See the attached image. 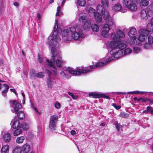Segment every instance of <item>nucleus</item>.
<instances>
[{"label": "nucleus", "mask_w": 153, "mask_h": 153, "mask_svg": "<svg viewBox=\"0 0 153 153\" xmlns=\"http://www.w3.org/2000/svg\"><path fill=\"white\" fill-rule=\"evenodd\" d=\"M61 7H58L57 12L56 14V19L53 27V32L48 38L46 42L47 44L52 47L51 52L53 54L51 58V61L45 58H41L39 55L38 61L40 63L44 64L46 68H48L52 70L53 73H57L55 65V60L56 56H58V53L54 47L56 46L58 42H59L61 39L59 37V34L61 33L62 36V40L65 42H68L73 39L78 40L80 38H82L84 36L83 32L81 30H76L75 27H72L66 30L65 29L62 31L60 27H58L57 22V16H61L62 14L60 11Z\"/></svg>", "instance_id": "f257e3e1"}, {"label": "nucleus", "mask_w": 153, "mask_h": 153, "mask_svg": "<svg viewBox=\"0 0 153 153\" xmlns=\"http://www.w3.org/2000/svg\"><path fill=\"white\" fill-rule=\"evenodd\" d=\"M108 48L111 50L109 52V55L107 58V62H111L115 59L121 57L123 54L122 50L126 47L123 41L117 42L116 41H108L107 44Z\"/></svg>", "instance_id": "f03ea898"}, {"label": "nucleus", "mask_w": 153, "mask_h": 153, "mask_svg": "<svg viewBox=\"0 0 153 153\" xmlns=\"http://www.w3.org/2000/svg\"><path fill=\"white\" fill-rule=\"evenodd\" d=\"M86 72L85 70L77 68L74 69L72 68H68L61 71L59 73L61 78L64 79H68L71 77V76L68 74V73L74 76L80 75L84 74Z\"/></svg>", "instance_id": "7ed1b4c3"}, {"label": "nucleus", "mask_w": 153, "mask_h": 153, "mask_svg": "<svg viewBox=\"0 0 153 153\" xmlns=\"http://www.w3.org/2000/svg\"><path fill=\"white\" fill-rule=\"evenodd\" d=\"M79 20L83 23V27L84 30L89 29L91 26V20L84 13H80L79 14Z\"/></svg>", "instance_id": "20e7f679"}, {"label": "nucleus", "mask_w": 153, "mask_h": 153, "mask_svg": "<svg viewBox=\"0 0 153 153\" xmlns=\"http://www.w3.org/2000/svg\"><path fill=\"white\" fill-rule=\"evenodd\" d=\"M107 58L106 59V61L105 62H97L96 64V65H92L88 67H85V68H83L82 69V70H86V72L85 73H86L88 72H89L91 71L93 69L97 68L99 67H100L102 66H104L107 63L109 62H107Z\"/></svg>", "instance_id": "39448f33"}, {"label": "nucleus", "mask_w": 153, "mask_h": 153, "mask_svg": "<svg viewBox=\"0 0 153 153\" xmlns=\"http://www.w3.org/2000/svg\"><path fill=\"white\" fill-rule=\"evenodd\" d=\"M11 108V111L13 113H16L22 108L21 105L16 100L10 101Z\"/></svg>", "instance_id": "423d86ee"}, {"label": "nucleus", "mask_w": 153, "mask_h": 153, "mask_svg": "<svg viewBox=\"0 0 153 153\" xmlns=\"http://www.w3.org/2000/svg\"><path fill=\"white\" fill-rule=\"evenodd\" d=\"M58 119L57 116L53 115L51 116L50 119L49 128L50 130L53 131L55 130L56 124Z\"/></svg>", "instance_id": "0eeeda50"}, {"label": "nucleus", "mask_w": 153, "mask_h": 153, "mask_svg": "<svg viewBox=\"0 0 153 153\" xmlns=\"http://www.w3.org/2000/svg\"><path fill=\"white\" fill-rule=\"evenodd\" d=\"M47 73L49 76L47 80V85L48 88H51L55 83V82L50 76L52 73L50 71L48 70Z\"/></svg>", "instance_id": "6e6552de"}, {"label": "nucleus", "mask_w": 153, "mask_h": 153, "mask_svg": "<svg viewBox=\"0 0 153 153\" xmlns=\"http://www.w3.org/2000/svg\"><path fill=\"white\" fill-rule=\"evenodd\" d=\"M110 28L107 25H104L102 29L101 35L104 37L107 36L109 34V31Z\"/></svg>", "instance_id": "1a4fd4ad"}, {"label": "nucleus", "mask_w": 153, "mask_h": 153, "mask_svg": "<svg viewBox=\"0 0 153 153\" xmlns=\"http://www.w3.org/2000/svg\"><path fill=\"white\" fill-rule=\"evenodd\" d=\"M2 136L4 140L6 142H9L11 138L10 134L7 132H3L2 133Z\"/></svg>", "instance_id": "9d476101"}, {"label": "nucleus", "mask_w": 153, "mask_h": 153, "mask_svg": "<svg viewBox=\"0 0 153 153\" xmlns=\"http://www.w3.org/2000/svg\"><path fill=\"white\" fill-rule=\"evenodd\" d=\"M137 32L135 28L132 27L130 28L128 33V36L131 38L137 36Z\"/></svg>", "instance_id": "9b49d317"}, {"label": "nucleus", "mask_w": 153, "mask_h": 153, "mask_svg": "<svg viewBox=\"0 0 153 153\" xmlns=\"http://www.w3.org/2000/svg\"><path fill=\"white\" fill-rule=\"evenodd\" d=\"M146 12L148 16H152L153 15V3H152L146 9Z\"/></svg>", "instance_id": "f8f14e48"}, {"label": "nucleus", "mask_w": 153, "mask_h": 153, "mask_svg": "<svg viewBox=\"0 0 153 153\" xmlns=\"http://www.w3.org/2000/svg\"><path fill=\"white\" fill-rule=\"evenodd\" d=\"M136 2H132L130 5L127 7L129 10L131 11H134L136 10L137 8V7L135 4Z\"/></svg>", "instance_id": "ddd939ff"}, {"label": "nucleus", "mask_w": 153, "mask_h": 153, "mask_svg": "<svg viewBox=\"0 0 153 153\" xmlns=\"http://www.w3.org/2000/svg\"><path fill=\"white\" fill-rule=\"evenodd\" d=\"M30 146L27 144L26 143L22 146V150L23 151V153H28L30 149Z\"/></svg>", "instance_id": "4468645a"}, {"label": "nucleus", "mask_w": 153, "mask_h": 153, "mask_svg": "<svg viewBox=\"0 0 153 153\" xmlns=\"http://www.w3.org/2000/svg\"><path fill=\"white\" fill-rule=\"evenodd\" d=\"M11 125L13 128L16 129L19 127V120L17 119H14L12 120Z\"/></svg>", "instance_id": "2eb2a0df"}, {"label": "nucleus", "mask_w": 153, "mask_h": 153, "mask_svg": "<svg viewBox=\"0 0 153 153\" xmlns=\"http://www.w3.org/2000/svg\"><path fill=\"white\" fill-rule=\"evenodd\" d=\"M3 86L5 89L2 91V95L4 96H5V94L7 92L8 89L9 88V86L6 84H4L2 85L0 83V89Z\"/></svg>", "instance_id": "dca6fc26"}, {"label": "nucleus", "mask_w": 153, "mask_h": 153, "mask_svg": "<svg viewBox=\"0 0 153 153\" xmlns=\"http://www.w3.org/2000/svg\"><path fill=\"white\" fill-rule=\"evenodd\" d=\"M137 1L138 0H123V6L127 7L132 2H137Z\"/></svg>", "instance_id": "f3484780"}, {"label": "nucleus", "mask_w": 153, "mask_h": 153, "mask_svg": "<svg viewBox=\"0 0 153 153\" xmlns=\"http://www.w3.org/2000/svg\"><path fill=\"white\" fill-rule=\"evenodd\" d=\"M106 23L105 25H107L109 27H111L114 25V22L112 18L110 17H109L108 19L106 20Z\"/></svg>", "instance_id": "a211bd4d"}, {"label": "nucleus", "mask_w": 153, "mask_h": 153, "mask_svg": "<svg viewBox=\"0 0 153 153\" xmlns=\"http://www.w3.org/2000/svg\"><path fill=\"white\" fill-rule=\"evenodd\" d=\"M138 32L139 34L147 36L148 35L149 32L146 29L141 28L139 29Z\"/></svg>", "instance_id": "6ab92c4d"}, {"label": "nucleus", "mask_w": 153, "mask_h": 153, "mask_svg": "<svg viewBox=\"0 0 153 153\" xmlns=\"http://www.w3.org/2000/svg\"><path fill=\"white\" fill-rule=\"evenodd\" d=\"M61 57H58L56 61V64L57 66L60 67L62 66V64L65 62Z\"/></svg>", "instance_id": "aec40b11"}, {"label": "nucleus", "mask_w": 153, "mask_h": 153, "mask_svg": "<svg viewBox=\"0 0 153 153\" xmlns=\"http://www.w3.org/2000/svg\"><path fill=\"white\" fill-rule=\"evenodd\" d=\"M147 14L146 11L145 10H142L140 13V16L141 18L145 20L147 19Z\"/></svg>", "instance_id": "412c9836"}, {"label": "nucleus", "mask_w": 153, "mask_h": 153, "mask_svg": "<svg viewBox=\"0 0 153 153\" xmlns=\"http://www.w3.org/2000/svg\"><path fill=\"white\" fill-rule=\"evenodd\" d=\"M9 147L8 145L3 146L1 149V153H7L9 151Z\"/></svg>", "instance_id": "4be33fe9"}, {"label": "nucleus", "mask_w": 153, "mask_h": 153, "mask_svg": "<svg viewBox=\"0 0 153 153\" xmlns=\"http://www.w3.org/2000/svg\"><path fill=\"white\" fill-rule=\"evenodd\" d=\"M101 15L105 20H106L111 16H110L109 13L106 10H104V11L102 13Z\"/></svg>", "instance_id": "5701e85b"}, {"label": "nucleus", "mask_w": 153, "mask_h": 153, "mask_svg": "<svg viewBox=\"0 0 153 153\" xmlns=\"http://www.w3.org/2000/svg\"><path fill=\"white\" fill-rule=\"evenodd\" d=\"M100 93L91 92L89 93V96L92 97L93 98H100Z\"/></svg>", "instance_id": "b1692460"}, {"label": "nucleus", "mask_w": 153, "mask_h": 153, "mask_svg": "<svg viewBox=\"0 0 153 153\" xmlns=\"http://www.w3.org/2000/svg\"><path fill=\"white\" fill-rule=\"evenodd\" d=\"M122 8V6L120 3H117L115 4L112 8L113 10L114 11H119Z\"/></svg>", "instance_id": "393cba45"}, {"label": "nucleus", "mask_w": 153, "mask_h": 153, "mask_svg": "<svg viewBox=\"0 0 153 153\" xmlns=\"http://www.w3.org/2000/svg\"><path fill=\"white\" fill-rule=\"evenodd\" d=\"M97 13L95 10L92 7H90L88 10V13L89 15L92 17H94Z\"/></svg>", "instance_id": "a878e982"}, {"label": "nucleus", "mask_w": 153, "mask_h": 153, "mask_svg": "<svg viewBox=\"0 0 153 153\" xmlns=\"http://www.w3.org/2000/svg\"><path fill=\"white\" fill-rule=\"evenodd\" d=\"M99 13H100L97 12L95 16H94L95 19L97 22H100L102 20L101 16L100 15Z\"/></svg>", "instance_id": "bb28decb"}, {"label": "nucleus", "mask_w": 153, "mask_h": 153, "mask_svg": "<svg viewBox=\"0 0 153 153\" xmlns=\"http://www.w3.org/2000/svg\"><path fill=\"white\" fill-rule=\"evenodd\" d=\"M149 4V2L147 0H141L140 1V5L141 7H146Z\"/></svg>", "instance_id": "cd10ccee"}, {"label": "nucleus", "mask_w": 153, "mask_h": 153, "mask_svg": "<svg viewBox=\"0 0 153 153\" xmlns=\"http://www.w3.org/2000/svg\"><path fill=\"white\" fill-rule=\"evenodd\" d=\"M91 27L92 31L94 32H97L99 30V27L96 24H92L91 26Z\"/></svg>", "instance_id": "c85d7f7f"}, {"label": "nucleus", "mask_w": 153, "mask_h": 153, "mask_svg": "<svg viewBox=\"0 0 153 153\" xmlns=\"http://www.w3.org/2000/svg\"><path fill=\"white\" fill-rule=\"evenodd\" d=\"M22 148L21 147L16 146L13 150V153H21Z\"/></svg>", "instance_id": "c756f323"}, {"label": "nucleus", "mask_w": 153, "mask_h": 153, "mask_svg": "<svg viewBox=\"0 0 153 153\" xmlns=\"http://www.w3.org/2000/svg\"><path fill=\"white\" fill-rule=\"evenodd\" d=\"M97 10L98 13H100L101 14L105 10L101 5L99 4L97 7Z\"/></svg>", "instance_id": "7c9ffc66"}, {"label": "nucleus", "mask_w": 153, "mask_h": 153, "mask_svg": "<svg viewBox=\"0 0 153 153\" xmlns=\"http://www.w3.org/2000/svg\"><path fill=\"white\" fill-rule=\"evenodd\" d=\"M25 139V137L23 136L18 137L16 139V142L17 143H22Z\"/></svg>", "instance_id": "2f4dec72"}, {"label": "nucleus", "mask_w": 153, "mask_h": 153, "mask_svg": "<svg viewBox=\"0 0 153 153\" xmlns=\"http://www.w3.org/2000/svg\"><path fill=\"white\" fill-rule=\"evenodd\" d=\"M132 52V49L129 48H127L124 50V55H128L130 54Z\"/></svg>", "instance_id": "473e14b6"}, {"label": "nucleus", "mask_w": 153, "mask_h": 153, "mask_svg": "<svg viewBox=\"0 0 153 153\" xmlns=\"http://www.w3.org/2000/svg\"><path fill=\"white\" fill-rule=\"evenodd\" d=\"M147 28L149 32H153V25L151 23H148L147 25Z\"/></svg>", "instance_id": "72a5a7b5"}, {"label": "nucleus", "mask_w": 153, "mask_h": 153, "mask_svg": "<svg viewBox=\"0 0 153 153\" xmlns=\"http://www.w3.org/2000/svg\"><path fill=\"white\" fill-rule=\"evenodd\" d=\"M77 4L80 6L84 7L86 4L85 0H77Z\"/></svg>", "instance_id": "f704fd0d"}, {"label": "nucleus", "mask_w": 153, "mask_h": 153, "mask_svg": "<svg viewBox=\"0 0 153 153\" xmlns=\"http://www.w3.org/2000/svg\"><path fill=\"white\" fill-rule=\"evenodd\" d=\"M117 36L120 38H124L125 36L124 33L120 30H118L117 32Z\"/></svg>", "instance_id": "c9c22d12"}, {"label": "nucleus", "mask_w": 153, "mask_h": 153, "mask_svg": "<svg viewBox=\"0 0 153 153\" xmlns=\"http://www.w3.org/2000/svg\"><path fill=\"white\" fill-rule=\"evenodd\" d=\"M17 116L19 119L22 120L25 117V114L22 111L19 112L17 114Z\"/></svg>", "instance_id": "e433bc0d"}, {"label": "nucleus", "mask_w": 153, "mask_h": 153, "mask_svg": "<svg viewBox=\"0 0 153 153\" xmlns=\"http://www.w3.org/2000/svg\"><path fill=\"white\" fill-rule=\"evenodd\" d=\"M101 4L104 7H108L109 4L108 0H101Z\"/></svg>", "instance_id": "4c0bfd02"}, {"label": "nucleus", "mask_w": 153, "mask_h": 153, "mask_svg": "<svg viewBox=\"0 0 153 153\" xmlns=\"http://www.w3.org/2000/svg\"><path fill=\"white\" fill-rule=\"evenodd\" d=\"M20 127L24 130H26L29 128V126L26 123H22L20 125Z\"/></svg>", "instance_id": "58836bf2"}, {"label": "nucleus", "mask_w": 153, "mask_h": 153, "mask_svg": "<svg viewBox=\"0 0 153 153\" xmlns=\"http://www.w3.org/2000/svg\"><path fill=\"white\" fill-rule=\"evenodd\" d=\"M148 40L149 43L150 44H153V35H150L148 37Z\"/></svg>", "instance_id": "ea45409f"}, {"label": "nucleus", "mask_w": 153, "mask_h": 153, "mask_svg": "<svg viewBox=\"0 0 153 153\" xmlns=\"http://www.w3.org/2000/svg\"><path fill=\"white\" fill-rule=\"evenodd\" d=\"M133 51L134 53H137L141 51V49L139 47H134L133 48Z\"/></svg>", "instance_id": "a19ab883"}, {"label": "nucleus", "mask_w": 153, "mask_h": 153, "mask_svg": "<svg viewBox=\"0 0 153 153\" xmlns=\"http://www.w3.org/2000/svg\"><path fill=\"white\" fill-rule=\"evenodd\" d=\"M115 125L118 131H122V126L121 125H119L116 122H115Z\"/></svg>", "instance_id": "79ce46f5"}, {"label": "nucleus", "mask_w": 153, "mask_h": 153, "mask_svg": "<svg viewBox=\"0 0 153 153\" xmlns=\"http://www.w3.org/2000/svg\"><path fill=\"white\" fill-rule=\"evenodd\" d=\"M134 43L136 45H139L140 43V41L139 38L136 36L133 38Z\"/></svg>", "instance_id": "37998d69"}, {"label": "nucleus", "mask_w": 153, "mask_h": 153, "mask_svg": "<svg viewBox=\"0 0 153 153\" xmlns=\"http://www.w3.org/2000/svg\"><path fill=\"white\" fill-rule=\"evenodd\" d=\"M146 37V36H144L143 35H141L140 34H139V35L138 36V38L140 41V42H143L145 41Z\"/></svg>", "instance_id": "c03bdc74"}, {"label": "nucleus", "mask_w": 153, "mask_h": 153, "mask_svg": "<svg viewBox=\"0 0 153 153\" xmlns=\"http://www.w3.org/2000/svg\"><path fill=\"white\" fill-rule=\"evenodd\" d=\"M151 44H150L149 43H145L143 45V46L145 49H149L152 48Z\"/></svg>", "instance_id": "a18cd8bd"}, {"label": "nucleus", "mask_w": 153, "mask_h": 153, "mask_svg": "<svg viewBox=\"0 0 153 153\" xmlns=\"http://www.w3.org/2000/svg\"><path fill=\"white\" fill-rule=\"evenodd\" d=\"M22 131L20 129H18L16 130L14 132V135L15 136H17L22 132Z\"/></svg>", "instance_id": "49530a36"}, {"label": "nucleus", "mask_w": 153, "mask_h": 153, "mask_svg": "<svg viewBox=\"0 0 153 153\" xmlns=\"http://www.w3.org/2000/svg\"><path fill=\"white\" fill-rule=\"evenodd\" d=\"M36 77L38 78H42L44 76L43 73L42 72H39L36 74Z\"/></svg>", "instance_id": "de8ad7c7"}, {"label": "nucleus", "mask_w": 153, "mask_h": 153, "mask_svg": "<svg viewBox=\"0 0 153 153\" xmlns=\"http://www.w3.org/2000/svg\"><path fill=\"white\" fill-rule=\"evenodd\" d=\"M111 37L112 39L114 40V41H116L117 40V37L114 33H112L111 34Z\"/></svg>", "instance_id": "09e8293b"}, {"label": "nucleus", "mask_w": 153, "mask_h": 153, "mask_svg": "<svg viewBox=\"0 0 153 153\" xmlns=\"http://www.w3.org/2000/svg\"><path fill=\"white\" fill-rule=\"evenodd\" d=\"M31 107L32 108V109L34 110L36 113L38 114H40V112L39 111L37 108L36 107L34 106L33 104L32 103H31Z\"/></svg>", "instance_id": "8fccbe9b"}, {"label": "nucleus", "mask_w": 153, "mask_h": 153, "mask_svg": "<svg viewBox=\"0 0 153 153\" xmlns=\"http://www.w3.org/2000/svg\"><path fill=\"white\" fill-rule=\"evenodd\" d=\"M36 73H34V70H32L30 71V74L31 78H33V77H36Z\"/></svg>", "instance_id": "3c124183"}, {"label": "nucleus", "mask_w": 153, "mask_h": 153, "mask_svg": "<svg viewBox=\"0 0 153 153\" xmlns=\"http://www.w3.org/2000/svg\"><path fill=\"white\" fill-rule=\"evenodd\" d=\"M100 98L103 97L107 99H110V97L105 94L100 93Z\"/></svg>", "instance_id": "603ef678"}, {"label": "nucleus", "mask_w": 153, "mask_h": 153, "mask_svg": "<svg viewBox=\"0 0 153 153\" xmlns=\"http://www.w3.org/2000/svg\"><path fill=\"white\" fill-rule=\"evenodd\" d=\"M68 94L71 96L72 98L74 100H76L77 98V97L76 96H75L74 94L71 93V92H68Z\"/></svg>", "instance_id": "864d4df0"}, {"label": "nucleus", "mask_w": 153, "mask_h": 153, "mask_svg": "<svg viewBox=\"0 0 153 153\" xmlns=\"http://www.w3.org/2000/svg\"><path fill=\"white\" fill-rule=\"evenodd\" d=\"M149 108V113H150L151 114L153 115V108L151 106H147Z\"/></svg>", "instance_id": "5fc2aeb1"}, {"label": "nucleus", "mask_w": 153, "mask_h": 153, "mask_svg": "<svg viewBox=\"0 0 153 153\" xmlns=\"http://www.w3.org/2000/svg\"><path fill=\"white\" fill-rule=\"evenodd\" d=\"M54 106L57 109H59L61 107V105L60 103L59 102H56L55 103Z\"/></svg>", "instance_id": "6e6d98bb"}, {"label": "nucleus", "mask_w": 153, "mask_h": 153, "mask_svg": "<svg viewBox=\"0 0 153 153\" xmlns=\"http://www.w3.org/2000/svg\"><path fill=\"white\" fill-rule=\"evenodd\" d=\"M140 101L141 102H144L147 101V98H139L138 99V102Z\"/></svg>", "instance_id": "4d7b16f0"}, {"label": "nucleus", "mask_w": 153, "mask_h": 153, "mask_svg": "<svg viewBox=\"0 0 153 153\" xmlns=\"http://www.w3.org/2000/svg\"><path fill=\"white\" fill-rule=\"evenodd\" d=\"M121 116L123 117H127V114L125 113L122 112L120 114Z\"/></svg>", "instance_id": "13d9d810"}, {"label": "nucleus", "mask_w": 153, "mask_h": 153, "mask_svg": "<svg viewBox=\"0 0 153 153\" xmlns=\"http://www.w3.org/2000/svg\"><path fill=\"white\" fill-rule=\"evenodd\" d=\"M112 105L117 110H118L121 108V106H117L114 104H113Z\"/></svg>", "instance_id": "bf43d9fd"}, {"label": "nucleus", "mask_w": 153, "mask_h": 153, "mask_svg": "<svg viewBox=\"0 0 153 153\" xmlns=\"http://www.w3.org/2000/svg\"><path fill=\"white\" fill-rule=\"evenodd\" d=\"M38 131L39 133H40L42 131V127L40 126H38L37 127Z\"/></svg>", "instance_id": "052dcab7"}, {"label": "nucleus", "mask_w": 153, "mask_h": 153, "mask_svg": "<svg viewBox=\"0 0 153 153\" xmlns=\"http://www.w3.org/2000/svg\"><path fill=\"white\" fill-rule=\"evenodd\" d=\"M149 101V102L151 103L152 104L153 103V100L151 99H149V98H147V101Z\"/></svg>", "instance_id": "680f3d73"}, {"label": "nucleus", "mask_w": 153, "mask_h": 153, "mask_svg": "<svg viewBox=\"0 0 153 153\" xmlns=\"http://www.w3.org/2000/svg\"><path fill=\"white\" fill-rule=\"evenodd\" d=\"M149 108H148V107H146V110H144L143 112V113H145V114H147L149 113Z\"/></svg>", "instance_id": "e2e57ef3"}, {"label": "nucleus", "mask_w": 153, "mask_h": 153, "mask_svg": "<svg viewBox=\"0 0 153 153\" xmlns=\"http://www.w3.org/2000/svg\"><path fill=\"white\" fill-rule=\"evenodd\" d=\"M71 134L72 135H74L76 134V132L74 130H72L71 131Z\"/></svg>", "instance_id": "0e129e2a"}, {"label": "nucleus", "mask_w": 153, "mask_h": 153, "mask_svg": "<svg viewBox=\"0 0 153 153\" xmlns=\"http://www.w3.org/2000/svg\"><path fill=\"white\" fill-rule=\"evenodd\" d=\"M24 74L26 76V77H27L28 75V72L26 71H24Z\"/></svg>", "instance_id": "69168bd1"}, {"label": "nucleus", "mask_w": 153, "mask_h": 153, "mask_svg": "<svg viewBox=\"0 0 153 153\" xmlns=\"http://www.w3.org/2000/svg\"><path fill=\"white\" fill-rule=\"evenodd\" d=\"M146 92H145V91H139V94H145V93Z\"/></svg>", "instance_id": "338daca9"}, {"label": "nucleus", "mask_w": 153, "mask_h": 153, "mask_svg": "<svg viewBox=\"0 0 153 153\" xmlns=\"http://www.w3.org/2000/svg\"><path fill=\"white\" fill-rule=\"evenodd\" d=\"M13 5L16 6H19L18 3L16 2H14L13 3Z\"/></svg>", "instance_id": "774afa93"}]
</instances>
